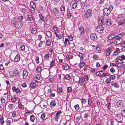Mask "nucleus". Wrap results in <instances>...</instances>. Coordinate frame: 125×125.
<instances>
[{
    "instance_id": "nucleus-60",
    "label": "nucleus",
    "mask_w": 125,
    "mask_h": 125,
    "mask_svg": "<svg viewBox=\"0 0 125 125\" xmlns=\"http://www.w3.org/2000/svg\"><path fill=\"white\" fill-rule=\"evenodd\" d=\"M47 45L48 46H50L51 45V42L50 41L47 40L46 41Z\"/></svg>"
},
{
    "instance_id": "nucleus-62",
    "label": "nucleus",
    "mask_w": 125,
    "mask_h": 125,
    "mask_svg": "<svg viewBox=\"0 0 125 125\" xmlns=\"http://www.w3.org/2000/svg\"><path fill=\"white\" fill-rule=\"evenodd\" d=\"M11 102H14L17 101L16 99L14 97H13L11 99Z\"/></svg>"
},
{
    "instance_id": "nucleus-45",
    "label": "nucleus",
    "mask_w": 125,
    "mask_h": 125,
    "mask_svg": "<svg viewBox=\"0 0 125 125\" xmlns=\"http://www.w3.org/2000/svg\"><path fill=\"white\" fill-rule=\"evenodd\" d=\"M49 54H46L44 56V59L45 60H47L49 58Z\"/></svg>"
},
{
    "instance_id": "nucleus-3",
    "label": "nucleus",
    "mask_w": 125,
    "mask_h": 125,
    "mask_svg": "<svg viewBox=\"0 0 125 125\" xmlns=\"http://www.w3.org/2000/svg\"><path fill=\"white\" fill-rule=\"evenodd\" d=\"M92 10L91 9L87 10L85 12L84 14V16L85 18H88L90 17L92 15Z\"/></svg>"
},
{
    "instance_id": "nucleus-55",
    "label": "nucleus",
    "mask_w": 125,
    "mask_h": 125,
    "mask_svg": "<svg viewBox=\"0 0 125 125\" xmlns=\"http://www.w3.org/2000/svg\"><path fill=\"white\" fill-rule=\"evenodd\" d=\"M37 31V30L35 28H33L32 29L31 32L33 34L35 33Z\"/></svg>"
},
{
    "instance_id": "nucleus-57",
    "label": "nucleus",
    "mask_w": 125,
    "mask_h": 125,
    "mask_svg": "<svg viewBox=\"0 0 125 125\" xmlns=\"http://www.w3.org/2000/svg\"><path fill=\"white\" fill-rule=\"evenodd\" d=\"M20 48L21 50H24L25 49V46L23 44L21 45Z\"/></svg>"
},
{
    "instance_id": "nucleus-7",
    "label": "nucleus",
    "mask_w": 125,
    "mask_h": 125,
    "mask_svg": "<svg viewBox=\"0 0 125 125\" xmlns=\"http://www.w3.org/2000/svg\"><path fill=\"white\" fill-rule=\"evenodd\" d=\"M103 14L104 16H107L110 13L111 11L110 9L105 8L103 10Z\"/></svg>"
},
{
    "instance_id": "nucleus-28",
    "label": "nucleus",
    "mask_w": 125,
    "mask_h": 125,
    "mask_svg": "<svg viewBox=\"0 0 125 125\" xmlns=\"http://www.w3.org/2000/svg\"><path fill=\"white\" fill-rule=\"evenodd\" d=\"M20 11L22 13H26L27 11V8L26 7L22 8L21 9Z\"/></svg>"
},
{
    "instance_id": "nucleus-10",
    "label": "nucleus",
    "mask_w": 125,
    "mask_h": 125,
    "mask_svg": "<svg viewBox=\"0 0 125 125\" xmlns=\"http://www.w3.org/2000/svg\"><path fill=\"white\" fill-rule=\"evenodd\" d=\"M28 70L26 69H25L23 70V72L22 76L23 78L24 79H25L28 76Z\"/></svg>"
},
{
    "instance_id": "nucleus-49",
    "label": "nucleus",
    "mask_w": 125,
    "mask_h": 125,
    "mask_svg": "<svg viewBox=\"0 0 125 125\" xmlns=\"http://www.w3.org/2000/svg\"><path fill=\"white\" fill-rule=\"evenodd\" d=\"M1 103L2 104H4L5 102V100L4 98H2L0 99Z\"/></svg>"
},
{
    "instance_id": "nucleus-61",
    "label": "nucleus",
    "mask_w": 125,
    "mask_h": 125,
    "mask_svg": "<svg viewBox=\"0 0 125 125\" xmlns=\"http://www.w3.org/2000/svg\"><path fill=\"white\" fill-rule=\"evenodd\" d=\"M84 81H87L89 79V78L87 75H85L84 76Z\"/></svg>"
},
{
    "instance_id": "nucleus-41",
    "label": "nucleus",
    "mask_w": 125,
    "mask_h": 125,
    "mask_svg": "<svg viewBox=\"0 0 125 125\" xmlns=\"http://www.w3.org/2000/svg\"><path fill=\"white\" fill-rule=\"evenodd\" d=\"M69 43V42L68 39L67 38H65V41H64V43L65 45H66L67 44Z\"/></svg>"
},
{
    "instance_id": "nucleus-54",
    "label": "nucleus",
    "mask_w": 125,
    "mask_h": 125,
    "mask_svg": "<svg viewBox=\"0 0 125 125\" xmlns=\"http://www.w3.org/2000/svg\"><path fill=\"white\" fill-rule=\"evenodd\" d=\"M72 91V88L71 87H69L67 88V92L68 93H70Z\"/></svg>"
},
{
    "instance_id": "nucleus-51",
    "label": "nucleus",
    "mask_w": 125,
    "mask_h": 125,
    "mask_svg": "<svg viewBox=\"0 0 125 125\" xmlns=\"http://www.w3.org/2000/svg\"><path fill=\"white\" fill-rule=\"evenodd\" d=\"M7 98L9 99H10V98L11 96L10 92H8L7 93Z\"/></svg>"
},
{
    "instance_id": "nucleus-14",
    "label": "nucleus",
    "mask_w": 125,
    "mask_h": 125,
    "mask_svg": "<svg viewBox=\"0 0 125 125\" xmlns=\"http://www.w3.org/2000/svg\"><path fill=\"white\" fill-rule=\"evenodd\" d=\"M8 107L9 110L11 111H14L15 108V105L12 104H10L8 106Z\"/></svg>"
},
{
    "instance_id": "nucleus-40",
    "label": "nucleus",
    "mask_w": 125,
    "mask_h": 125,
    "mask_svg": "<svg viewBox=\"0 0 125 125\" xmlns=\"http://www.w3.org/2000/svg\"><path fill=\"white\" fill-rule=\"evenodd\" d=\"M104 22L103 20L102 19H99L98 21V23L100 25H102Z\"/></svg>"
},
{
    "instance_id": "nucleus-48",
    "label": "nucleus",
    "mask_w": 125,
    "mask_h": 125,
    "mask_svg": "<svg viewBox=\"0 0 125 125\" xmlns=\"http://www.w3.org/2000/svg\"><path fill=\"white\" fill-rule=\"evenodd\" d=\"M98 55L96 54H94L93 56V58L94 59L96 60L98 59Z\"/></svg>"
},
{
    "instance_id": "nucleus-2",
    "label": "nucleus",
    "mask_w": 125,
    "mask_h": 125,
    "mask_svg": "<svg viewBox=\"0 0 125 125\" xmlns=\"http://www.w3.org/2000/svg\"><path fill=\"white\" fill-rule=\"evenodd\" d=\"M0 122L1 124H4V125H8L10 123V121L8 120L7 117L5 116H2L0 117Z\"/></svg>"
},
{
    "instance_id": "nucleus-43",
    "label": "nucleus",
    "mask_w": 125,
    "mask_h": 125,
    "mask_svg": "<svg viewBox=\"0 0 125 125\" xmlns=\"http://www.w3.org/2000/svg\"><path fill=\"white\" fill-rule=\"evenodd\" d=\"M57 89L58 92L59 93H61L62 91V89L61 87H59L57 88Z\"/></svg>"
},
{
    "instance_id": "nucleus-35",
    "label": "nucleus",
    "mask_w": 125,
    "mask_h": 125,
    "mask_svg": "<svg viewBox=\"0 0 125 125\" xmlns=\"http://www.w3.org/2000/svg\"><path fill=\"white\" fill-rule=\"evenodd\" d=\"M30 4L32 8H36V6L34 2L31 1L30 3Z\"/></svg>"
},
{
    "instance_id": "nucleus-13",
    "label": "nucleus",
    "mask_w": 125,
    "mask_h": 125,
    "mask_svg": "<svg viewBox=\"0 0 125 125\" xmlns=\"http://www.w3.org/2000/svg\"><path fill=\"white\" fill-rule=\"evenodd\" d=\"M23 25V24L21 22H17L14 27L19 28L21 27Z\"/></svg>"
},
{
    "instance_id": "nucleus-17",
    "label": "nucleus",
    "mask_w": 125,
    "mask_h": 125,
    "mask_svg": "<svg viewBox=\"0 0 125 125\" xmlns=\"http://www.w3.org/2000/svg\"><path fill=\"white\" fill-rule=\"evenodd\" d=\"M61 113V110H60L56 113L55 114L56 117L55 118H54L55 121H56L57 122L58 121V119L59 117V115Z\"/></svg>"
},
{
    "instance_id": "nucleus-46",
    "label": "nucleus",
    "mask_w": 125,
    "mask_h": 125,
    "mask_svg": "<svg viewBox=\"0 0 125 125\" xmlns=\"http://www.w3.org/2000/svg\"><path fill=\"white\" fill-rule=\"evenodd\" d=\"M77 3L76 2H74L72 6V8L75 9L77 7Z\"/></svg>"
},
{
    "instance_id": "nucleus-36",
    "label": "nucleus",
    "mask_w": 125,
    "mask_h": 125,
    "mask_svg": "<svg viewBox=\"0 0 125 125\" xmlns=\"http://www.w3.org/2000/svg\"><path fill=\"white\" fill-rule=\"evenodd\" d=\"M64 78L66 80H69L71 78V76L69 74H67L65 76Z\"/></svg>"
},
{
    "instance_id": "nucleus-38",
    "label": "nucleus",
    "mask_w": 125,
    "mask_h": 125,
    "mask_svg": "<svg viewBox=\"0 0 125 125\" xmlns=\"http://www.w3.org/2000/svg\"><path fill=\"white\" fill-rule=\"evenodd\" d=\"M78 82L80 85H82L83 83V79L81 78H79Z\"/></svg>"
},
{
    "instance_id": "nucleus-34",
    "label": "nucleus",
    "mask_w": 125,
    "mask_h": 125,
    "mask_svg": "<svg viewBox=\"0 0 125 125\" xmlns=\"http://www.w3.org/2000/svg\"><path fill=\"white\" fill-rule=\"evenodd\" d=\"M103 72H104L102 70H101L97 72L96 73V76H98L99 77L101 76V73Z\"/></svg>"
},
{
    "instance_id": "nucleus-59",
    "label": "nucleus",
    "mask_w": 125,
    "mask_h": 125,
    "mask_svg": "<svg viewBox=\"0 0 125 125\" xmlns=\"http://www.w3.org/2000/svg\"><path fill=\"white\" fill-rule=\"evenodd\" d=\"M18 107L20 109H21L23 107V105L21 102L18 103Z\"/></svg>"
},
{
    "instance_id": "nucleus-19",
    "label": "nucleus",
    "mask_w": 125,
    "mask_h": 125,
    "mask_svg": "<svg viewBox=\"0 0 125 125\" xmlns=\"http://www.w3.org/2000/svg\"><path fill=\"white\" fill-rule=\"evenodd\" d=\"M17 21L15 17L12 18L10 21V22L11 23L13 24L14 26L16 24Z\"/></svg>"
},
{
    "instance_id": "nucleus-25",
    "label": "nucleus",
    "mask_w": 125,
    "mask_h": 125,
    "mask_svg": "<svg viewBox=\"0 0 125 125\" xmlns=\"http://www.w3.org/2000/svg\"><path fill=\"white\" fill-rule=\"evenodd\" d=\"M60 10L61 12L62 13V14H63L65 12V7L63 6H62L60 8Z\"/></svg>"
},
{
    "instance_id": "nucleus-16",
    "label": "nucleus",
    "mask_w": 125,
    "mask_h": 125,
    "mask_svg": "<svg viewBox=\"0 0 125 125\" xmlns=\"http://www.w3.org/2000/svg\"><path fill=\"white\" fill-rule=\"evenodd\" d=\"M90 37L91 39L93 41H95L97 39V37L96 34L95 33L91 34L90 35Z\"/></svg>"
},
{
    "instance_id": "nucleus-63",
    "label": "nucleus",
    "mask_w": 125,
    "mask_h": 125,
    "mask_svg": "<svg viewBox=\"0 0 125 125\" xmlns=\"http://www.w3.org/2000/svg\"><path fill=\"white\" fill-rule=\"evenodd\" d=\"M45 17L47 19H49L50 18V15L49 14L48 12H47L45 16Z\"/></svg>"
},
{
    "instance_id": "nucleus-52",
    "label": "nucleus",
    "mask_w": 125,
    "mask_h": 125,
    "mask_svg": "<svg viewBox=\"0 0 125 125\" xmlns=\"http://www.w3.org/2000/svg\"><path fill=\"white\" fill-rule=\"evenodd\" d=\"M37 72L39 73L41 70V67L40 66H38L36 69Z\"/></svg>"
},
{
    "instance_id": "nucleus-39",
    "label": "nucleus",
    "mask_w": 125,
    "mask_h": 125,
    "mask_svg": "<svg viewBox=\"0 0 125 125\" xmlns=\"http://www.w3.org/2000/svg\"><path fill=\"white\" fill-rule=\"evenodd\" d=\"M50 105L52 107L55 106L56 105V103L55 101H52L50 103Z\"/></svg>"
},
{
    "instance_id": "nucleus-47",
    "label": "nucleus",
    "mask_w": 125,
    "mask_h": 125,
    "mask_svg": "<svg viewBox=\"0 0 125 125\" xmlns=\"http://www.w3.org/2000/svg\"><path fill=\"white\" fill-rule=\"evenodd\" d=\"M78 55L81 59L82 60L83 59V56L82 53L79 52V53Z\"/></svg>"
},
{
    "instance_id": "nucleus-37",
    "label": "nucleus",
    "mask_w": 125,
    "mask_h": 125,
    "mask_svg": "<svg viewBox=\"0 0 125 125\" xmlns=\"http://www.w3.org/2000/svg\"><path fill=\"white\" fill-rule=\"evenodd\" d=\"M36 85L35 83H31L30 85V87L32 88H34L36 86Z\"/></svg>"
},
{
    "instance_id": "nucleus-50",
    "label": "nucleus",
    "mask_w": 125,
    "mask_h": 125,
    "mask_svg": "<svg viewBox=\"0 0 125 125\" xmlns=\"http://www.w3.org/2000/svg\"><path fill=\"white\" fill-rule=\"evenodd\" d=\"M84 62H82L80 63L79 64V66L80 68H82L84 65Z\"/></svg>"
},
{
    "instance_id": "nucleus-15",
    "label": "nucleus",
    "mask_w": 125,
    "mask_h": 125,
    "mask_svg": "<svg viewBox=\"0 0 125 125\" xmlns=\"http://www.w3.org/2000/svg\"><path fill=\"white\" fill-rule=\"evenodd\" d=\"M115 33H114L110 34L108 37V39L109 40H112L115 39V37L116 36Z\"/></svg>"
},
{
    "instance_id": "nucleus-44",
    "label": "nucleus",
    "mask_w": 125,
    "mask_h": 125,
    "mask_svg": "<svg viewBox=\"0 0 125 125\" xmlns=\"http://www.w3.org/2000/svg\"><path fill=\"white\" fill-rule=\"evenodd\" d=\"M54 61L53 60H52V61L51 62L50 65V67L52 68L54 65Z\"/></svg>"
},
{
    "instance_id": "nucleus-31",
    "label": "nucleus",
    "mask_w": 125,
    "mask_h": 125,
    "mask_svg": "<svg viewBox=\"0 0 125 125\" xmlns=\"http://www.w3.org/2000/svg\"><path fill=\"white\" fill-rule=\"evenodd\" d=\"M27 18L28 20L29 21H31L33 20L32 16L30 15L29 14L27 15Z\"/></svg>"
},
{
    "instance_id": "nucleus-12",
    "label": "nucleus",
    "mask_w": 125,
    "mask_h": 125,
    "mask_svg": "<svg viewBox=\"0 0 125 125\" xmlns=\"http://www.w3.org/2000/svg\"><path fill=\"white\" fill-rule=\"evenodd\" d=\"M105 24L107 26H110L112 24V21L110 19H108L105 21Z\"/></svg>"
},
{
    "instance_id": "nucleus-8",
    "label": "nucleus",
    "mask_w": 125,
    "mask_h": 125,
    "mask_svg": "<svg viewBox=\"0 0 125 125\" xmlns=\"http://www.w3.org/2000/svg\"><path fill=\"white\" fill-rule=\"evenodd\" d=\"M96 29L97 31L98 32L101 33L103 32L104 28L102 25H99L97 27Z\"/></svg>"
},
{
    "instance_id": "nucleus-26",
    "label": "nucleus",
    "mask_w": 125,
    "mask_h": 125,
    "mask_svg": "<svg viewBox=\"0 0 125 125\" xmlns=\"http://www.w3.org/2000/svg\"><path fill=\"white\" fill-rule=\"evenodd\" d=\"M17 19L20 22H21L24 19V17L22 16H19L18 17Z\"/></svg>"
},
{
    "instance_id": "nucleus-20",
    "label": "nucleus",
    "mask_w": 125,
    "mask_h": 125,
    "mask_svg": "<svg viewBox=\"0 0 125 125\" xmlns=\"http://www.w3.org/2000/svg\"><path fill=\"white\" fill-rule=\"evenodd\" d=\"M53 11L55 15H57L59 13V11L56 7H54L53 9Z\"/></svg>"
},
{
    "instance_id": "nucleus-22",
    "label": "nucleus",
    "mask_w": 125,
    "mask_h": 125,
    "mask_svg": "<svg viewBox=\"0 0 125 125\" xmlns=\"http://www.w3.org/2000/svg\"><path fill=\"white\" fill-rule=\"evenodd\" d=\"M116 122L115 119H111L108 121V123L109 125H114L115 122Z\"/></svg>"
},
{
    "instance_id": "nucleus-21",
    "label": "nucleus",
    "mask_w": 125,
    "mask_h": 125,
    "mask_svg": "<svg viewBox=\"0 0 125 125\" xmlns=\"http://www.w3.org/2000/svg\"><path fill=\"white\" fill-rule=\"evenodd\" d=\"M20 59V57L19 54H17L15 57L14 59V61L15 62H17L19 61Z\"/></svg>"
},
{
    "instance_id": "nucleus-23",
    "label": "nucleus",
    "mask_w": 125,
    "mask_h": 125,
    "mask_svg": "<svg viewBox=\"0 0 125 125\" xmlns=\"http://www.w3.org/2000/svg\"><path fill=\"white\" fill-rule=\"evenodd\" d=\"M122 102L120 100L118 101L116 103V105L118 107H121L122 106Z\"/></svg>"
},
{
    "instance_id": "nucleus-42",
    "label": "nucleus",
    "mask_w": 125,
    "mask_h": 125,
    "mask_svg": "<svg viewBox=\"0 0 125 125\" xmlns=\"http://www.w3.org/2000/svg\"><path fill=\"white\" fill-rule=\"evenodd\" d=\"M81 101L82 103V106L83 104L85 103L86 102L87 100L83 98H82Z\"/></svg>"
},
{
    "instance_id": "nucleus-24",
    "label": "nucleus",
    "mask_w": 125,
    "mask_h": 125,
    "mask_svg": "<svg viewBox=\"0 0 125 125\" xmlns=\"http://www.w3.org/2000/svg\"><path fill=\"white\" fill-rule=\"evenodd\" d=\"M69 66L66 64H64L62 66L63 70H68L69 69Z\"/></svg>"
},
{
    "instance_id": "nucleus-64",
    "label": "nucleus",
    "mask_w": 125,
    "mask_h": 125,
    "mask_svg": "<svg viewBox=\"0 0 125 125\" xmlns=\"http://www.w3.org/2000/svg\"><path fill=\"white\" fill-rule=\"evenodd\" d=\"M41 77V75L39 74H38L37 75L36 77V79L39 80H40Z\"/></svg>"
},
{
    "instance_id": "nucleus-53",
    "label": "nucleus",
    "mask_w": 125,
    "mask_h": 125,
    "mask_svg": "<svg viewBox=\"0 0 125 125\" xmlns=\"http://www.w3.org/2000/svg\"><path fill=\"white\" fill-rule=\"evenodd\" d=\"M105 82L107 83H109L111 82V80L110 78H108L106 79L105 81Z\"/></svg>"
},
{
    "instance_id": "nucleus-4",
    "label": "nucleus",
    "mask_w": 125,
    "mask_h": 125,
    "mask_svg": "<svg viewBox=\"0 0 125 125\" xmlns=\"http://www.w3.org/2000/svg\"><path fill=\"white\" fill-rule=\"evenodd\" d=\"M114 48L113 47H111L106 49L105 50L106 55L109 56L111 52L113 51Z\"/></svg>"
},
{
    "instance_id": "nucleus-58",
    "label": "nucleus",
    "mask_w": 125,
    "mask_h": 125,
    "mask_svg": "<svg viewBox=\"0 0 125 125\" xmlns=\"http://www.w3.org/2000/svg\"><path fill=\"white\" fill-rule=\"evenodd\" d=\"M74 107L75 109L76 110H78L79 109V105L78 104H77L76 105H75L74 106Z\"/></svg>"
},
{
    "instance_id": "nucleus-56",
    "label": "nucleus",
    "mask_w": 125,
    "mask_h": 125,
    "mask_svg": "<svg viewBox=\"0 0 125 125\" xmlns=\"http://www.w3.org/2000/svg\"><path fill=\"white\" fill-rule=\"evenodd\" d=\"M45 117V114L44 113H42L41 116V118L42 119H44Z\"/></svg>"
},
{
    "instance_id": "nucleus-27",
    "label": "nucleus",
    "mask_w": 125,
    "mask_h": 125,
    "mask_svg": "<svg viewBox=\"0 0 125 125\" xmlns=\"http://www.w3.org/2000/svg\"><path fill=\"white\" fill-rule=\"evenodd\" d=\"M46 33L47 36L48 38H51L52 36V34L51 32L49 31H47L46 32Z\"/></svg>"
},
{
    "instance_id": "nucleus-18",
    "label": "nucleus",
    "mask_w": 125,
    "mask_h": 125,
    "mask_svg": "<svg viewBox=\"0 0 125 125\" xmlns=\"http://www.w3.org/2000/svg\"><path fill=\"white\" fill-rule=\"evenodd\" d=\"M19 74V72L18 70H13L12 73V75L13 77H16Z\"/></svg>"
},
{
    "instance_id": "nucleus-5",
    "label": "nucleus",
    "mask_w": 125,
    "mask_h": 125,
    "mask_svg": "<svg viewBox=\"0 0 125 125\" xmlns=\"http://www.w3.org/2000/svg\"><path fill=\"white\" fill-rule=\"evenodd\" d=\"M115 119L117 121H121L123 119V117L122 116V114L120 113H118L115 115Z\"/></svg>"
},
{
    "instance_id": "nucleus-30",
    "label": "nucleus",
    "mask_w": 125,
    "mask_h": 125,
    "mask_svg": "<svg viewBox=\"0 0 125 125\" xmlns=\"http://www.w3.org/2000/svg\"><path fill=\"white\" fill-rule=\"evenodd\" d=\"M125 24V19L120 21L118 23V24L121 25Z\"/></svg>"
},
{
    "instance_id": "nucleus-9",
    "label": "nucleus",
    "mask_w": 125,
    "mask_h": 125,
    "mask_svg": "<svg viewBox=\"0 0 125 125\" xmlns=\"http://www.w3.org/2000/svg\"><path fill=\"white\" fill-rule=\"evenodd\" d=\"M115 62L117 64V65L118 67L122 66L123 65L122 63L123 62L121 59H119L116 60Z\"/></svg>"
},
{
    "instance_id": "nucleus-1",
    "label": "nucleus",
    "mask_w": 125,
    "mask_h": 125,
    "mask_svg": "<svg viewBox=\"0 0 125 125\" xmlns=\"http://www.w3.org/2000/svg\"><path fill=\"white\" fill-rule=\"evenodd\" d=\"M123 35V34L120 33L116 35L114 40V44L117 45L121 44L123 41L122 38Z\"/></svg>"
},
{
    "instance_id": "nucleus-11",
    "label": "nucleus",
    "mask_w": 125,
    "mask_h": 125,
    "mask_svg": "<svg viewBox=\"0 0 125 125\" xmlns=\"http://www.w3.org/2000/svg\"><path fill=\"white\" fill-rule=\"evenodd\" d=\"M79 32L81 36H83L84 33V29L82 26H80L78 28Z\"/></svg>"
},
{
    "instance_id": "nucleus-32",
    "label": "nucleus",
    "mask_w": 125,
    "mask_h": 125,
    "mask_svg": "<svg viewBox=\"0 0 125 125\" xmlns=\"http://www.w3.org/2000/svg\"><path fill=\"white\" fill-rule=\"evenodd\" d=\"M124 18V16L123 14H119L117 17V18L120 19H122Z\"/></svg>"
},
{
    "instance_id": "nucleus-6",
    "label": "nucleus",
    "mask_w": 125,
    "mask_h": 125,
    "mask_svg": "<svg viewBox=\"0 0 125 125\" xmlns=\"http://www.w3.org/2000/svg\"><path fill=\"white\" fill-rule=\"evenodd\" d=\"M39 17L40 18L38 21V23L39 24H41L42 23V21L46 22L47 21V20L46 19H44L43 16L41 14H39Z\"/></svg>"
},
{
    "instance_id": "nucleus-29",
    "label": "nucleus",
    "mask_w": 125,
    "mask_h": 125,
    "mask_svg": "<svg viewBox=\"0 0 125 125\" xmlns=\"http://www.w3.org/2000/svg\"><path fill=\"white\" fill-rule=\"evenodd\" d=\"M111 85L112 86H113L114 87L118 88L119 87V85L116 83H112L111 84Z\"/></svg>"
},
{
    "instance_id": "nucleus-33",
    "label": "nucleus",
    "mask_w": 125,
    "mask_h": 125,
    "mask_svg": "<svg viewBox=\"0 0 125 125\" xmlns=\"http://www.w3.org/2000/svg\"><path fill=\"white\" fill-rule=\"evenodd\" d=\"M30 120L31 121L33 122L35 120V116L33 115H31L30 116Z\"/></svg>"
}]
</instances>
